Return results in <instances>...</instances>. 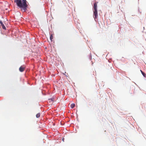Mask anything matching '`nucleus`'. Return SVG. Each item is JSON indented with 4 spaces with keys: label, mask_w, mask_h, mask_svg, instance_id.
I'll return each mask as SVG.
<instances>
[{
    "label": "nucleus",
    "mask_w": 146,
    "mask_h": 146,
    "mask_svg": "<svg viewBox=\"0 0 146 146\" xmlns=\"http://www.w3.org/2000/svg\"><path fill=\"white\" fill-rule=\"evenodd\" d=\"M49 100H50L52 102L53 101V99H49Z\"/></svg>",
    "instance_id": "obj_10"
},
{
    "label": "nucleus",
    "mask_w": 146,
    "mask_h": 146,
    "mask_svg": "<svg viewBox=\"0 0 146 146\" xmlns=\"http://www.w3.org/2000/svg\"><path fill=\"white\" fill-rule=\"evenodd\" d=\"M75 106V104H72L71 105V108H73Z\"/></svg>",
    "instance_id": "obj_6"
},
{
    "label": "nucleus",
    "mask_w": 146,
    "mask_h": 146,
    "mask_svg": "<svg viewBox=\"0 0 146 146\" xmlns=\"http://www.w3.org/2000/svg\"><path fill=\"white\" fill-rule=\"evenodd\" d=\"M50 100V102H51V101Z\"/></svg>",
    "instance_id": "obj_13"
},
{
    "label": "nucleus",
    "mask_w": 146,
    "mask_h": 146,
    "mask_svg": "<svg viewBox=\"0 0 146 146\" xmlns=\"http://www.w3.org/2000/svg\"><path fill=\"white\" fill-rule=\"evenodd\" d=\"M39 128H41V127H40V126H39Z\"/></svg>",
    "instance_id": "obj_12"
},
{
    "label": "nucleus",
    "mask_w": 146,
    "mask_h": 146,
    "mask_svg": "<svg viewBox=\"0 0 146 146\" xmlns=\"http://www.w3.org/2000/svg\"><path fill=\"white\" fill-rule=\"evenodd\" d=\"M15 2L23 12H25L27 10L28 5L26 0H15Z\"/></svg>",
    "instance_id": "obj_1"
},
{
    "label": "nucleus",
    "mask_w": 146,
    "mask_h": 146,
    "mask_svg": "<svg viewBox=\"0 0 146 146\" xmlns=\"http://www.w3.org/2000/svg\"><path fill=\"white\" fill-rule=\"evenodd\" d=\"M53 36L52 35H51L50 36V39L51 40H52V39H53Z\"/></svg>",
    "instance_id": "obj_8"
},
{
    "label": "nucleus",
    "mask_w": 146,
    "mask_h": 146,
    "mask_svg": "<svg viewBox=\"0 0 146 146\" xmlns=\"http://www.w3.org/2000/svg\"><path fill=\"white\" fill-rule=\"evenodd\" d=\"M40 113H37V118H38L40 117Z\"/></svg>",
    "instance_id": "obj_9"
},
{
    "label": "nucleus",
    "mask_w": 146,
    "mask_h": 146,
    "mask_svg": "<svg viewBox=\"0 0 146 146\" xmlns=\"http://www.w3.org/2000/svg\"><path fill=\"white\" fill-rule=\"evenodd\" d=\"M64 138H63L62 139V140L63 141H64Z\"/></svg>",
    "instance_id": "obj_11"
},
{
    "label": "nucleus",
    "mask_w": 146,
    "mask_h": 146,
    "mask_svg": "<svg viewBox=\"0 0 146 146\" xmlns=\"http://www.w3.org/2000/svg\"><path fill=\"white\" fill-rule=\"evenodd\" d=\"M141 73H142V74L143 75V76L144 77H146V74L145 73H144L141 70Z\"/></svg>",
    "instance_id": "obj_7"
},
{
    "label": "nucleus",
    "mask_w": 146,
    "mask_h": 146,
    "mask_svg": "<svg viewBox=\"0 0 146 146\" xmlns=\"http://www.w3.org/2000/svg\"><path fill=\"white\" fill-rule=\"evenodd\" d=\"M25 69V68L23 67L22 66H21L19 68V70L21 72H23L24 70Z\"/></svg>",
    "instance_id": "obj_3"
},
{
    "label": "nucleus",
    "mask_w": 146,
    "mask_h": 146,
    "mask_svg": "<svg viewBox=\"0 0 146 146\" xmlns=\"http://www.w3.org/2000/svg\"><path fill=\"white\" fill-rule=\"evenodd\" d=\"M0 23L2 27V28L4 29H5L6 27H5L4 25L3 24V22H2V21H0Z\"/></svg>",
    "instance_id": "obj_5"
},
{
    "label": "nucleus",
    "mask_w": 146,
    "mask_h": 146,
    "mask_svg": "<svg viewBox=\"0 0 146 146\" xmlns=\"http://www.w3.org/2000/svg\"><path fill=\"white\" fill-rule=\"evenodd\" d=\"M94 17L95 19H96L98 16V11L97 10H93Z\"/></svg>",
    "instance_id": "obj_2"
},
{
    "label": "nucleus",
    "mask_w": 146,
    "mask_h": 146,
    "mask_svg": "<svg viewBox=\"0 0 146 146\" xmlns=\"http://www.w3.org/2000/svg\"><path fill=\"white\" fill-rule=\"evenodd\" d=\"M97 3H95L94 4V10H97Z\"/></svg>",
    "instance_id": "obj_4"
}]
</instances>
